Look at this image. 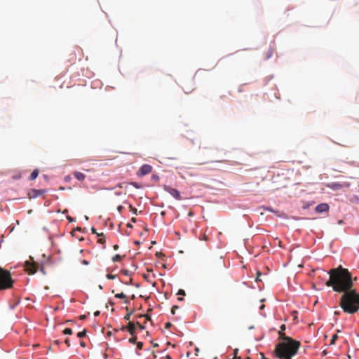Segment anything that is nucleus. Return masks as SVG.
Instances as JSON below:
<instances>
[{"label": "nucleus", "instance_id": "obj_1", "mask_svg": "<svg viewBox=\"0 0 359 359\" xmlns=\"http://www.w3.org/2000/svg\"><path fill=\"white\" fill-rule=\"evenodd\" d=\"M322 275H330V278L326 281L325 285L332 286L334 291L337 292H346L351 290L353 285L351 273L348 269L339 266L336 269H331L329 272L325 270H320Z\"/></svg>", "mask_w": 359, "mask_h": 359}, {"label": "nucleus", "instance_id": "obj_2", "mask_svg": "<svg viewBox=\"0 0 359 359\" xmlns=\"http://www.w3.org/2000/svg\"><path fill=\"white\" fill-rule=\"evenodd\" d=\"M285 325L283 324L280 326V330L278 332L279 338L283 341L276 345L274 352L279 359H292L297 354L300 342L285 336Z\"/></svg>", "mask_w": 359, "mask_h": 359}, {"label": "nucleus", "instance_id": "obj_3", "mask_svg": "<svg viewBox=\"0 0 359 359\" xmlns=\"http://www.w3.org/2000/svg\"><path fill=\"white\" fill-rule=\"evenodd\" d=\"M339 306L345 313H356L359 310V294L355 290L344 292L340 298Z\"/></svg>", "mask_w": 359, "mask_h": 359}, {"label": "nucleus", "instance_id": "obj_4", "mask_svg": "<svg viewBox=\"0 0 359 359\" xmlns=\"http://www.w3.org/2000/svg\"><path fill=\"white\" fill-rule=\"evenodd\" d=\"M13 283L11 273L0 267V290L11 288Z\"/></svg>", "mask_w": 359, "mask_h": 359}, {"label": "nucleus", "instance_id": "obj_5", "mask_svg": "<svg viewBox=\"0 0 359 359\" xmlns=\"http://www.w3.org/2000/svg\"><path fill=\"white\" fill-rule=\"evenodd\" d=\"M39 264L29 257V260L25 262V269L29 274H34L38 270Z\"/></svg>", "mask_w": 359, "mask_h": 359}, {"label": "nucleus", "instance_id": "obj_6", "mask_svg": "<svg viewBox=\"0 0 359 359\" xmlns=\"http://www.w3.org/2000/svg\"><path fill=\"white\" fill-rule=\"evenodd\" d=\"M163 189L165 191L168 192L172 196H173L177 200H181V195L180 191L174 188H172L170 186L164 185Z\"/></svg>", "mask_w": 359, "mask_h": 359}, {"label": "nucleus", "instance_id": "obj_7", "mask_svg": "<svg viewBox=\"0 0 359 359\" xmlns=\"http://www.w3.org/2000/svg\"><path fill=\"white\" fill-rule=\"evenodd\" d=\"M152 170V167L150 165L144 164L142 165L138 170L137 175L139 176H144L149 174Z\"/></svg>", "mask_w": 359, "mask_h": 359}, {"label": "nucleus", "instance_id": "obj_8", "mask_svg": "<svg viewBox=\"0 0 359 359\" xmlns=\"http://www.w3.org/2000/svg\"><path fill=\"white\" fill-rule=\"evenodd\" d=\"M135 324L132 322H129L126 327L122 326L121 330H127L131 335H134L135 331Z\"/></svg>", "mask_w": 359, "mask_h": 359}, {"label": "nucleus", "instance_id": "obj_9", "mask_svg": "<svg viewBox=\"0 0 359 359\" xmlns=\"http://www.w3.org/2000/svg\"><path fill=\"white\" fill-rule=\"evenodd\" d=\"M329 210V205L327 203H320L316 207V211L318 213L327 212Z\"/></svg>", "mask_w": 359, "mask_h": 359}, {"label": "nucleus", "instance_id": "obj_10", "mask_svg": "<svg viewBox=\"0 0 359 359\" xmlns=\"http://www.w3.org/2000/svg\"><path fill=\"white\" fill-rule=\"evenodd\" d=\"M46 192L44 189H33L32 192L29 193V198H36L43 194Z\"/></svg>", "mask_w": 359, "mask_h": 359}, {"label": "nucleus", "instance_id": "obj_11", "mask_svg": "<svg viewBox=\"0 0 359 359\" xmlns=\"http://www.w3.org/2000/svg\"><path fill=\"white\" fill-rule=\"evenodd\" d=\"M74 175L79 181H83L86 178V175L83 173L79 171H75L74 172Z\"/></svg>", "mask_w": 359, "mask_h": 359}, {"label": "nucleus", "instance_id": "obj_12", "mask_svg": "<svg viewBox=\"0 0 359 359\" xmlns=\"http://www.w3.org/2000/svg\"><path fill=\"white\" fill-rule=\"evenodd\" d=\"M328 187L333 190H338L341 189L343 187V185L339 182H334L329 184Z\"/></svg>", "mask_w": 359, "mask_h": 359}, {"label": "nucleus", "instance_id": "obj_13", "mask_svg": "<svg viewBox=\"0 0 359 359\" xmlns=\"http://www.w3.org/2000/svg\"><path fill=\"white\" fill-rule=\"evenodd\" d=\"M38 175H39V170L37 169H35L31 173V175L29 176V180H34L38 177Z\"/></svg>", "mask_w": 359, "mask_h": 359}, {"label": "nucleus", "instance_id": "obj_14", "mask_svg": "<svg viewBox=\"0 0 359 359\" xmlns=\"http://www.w3.org/2000/svg\"><path fill=\"white\" fill-rule=\"evenodd\" d=\"M115 297L116 298H118V299H124V302L126 304L128 302L127 300H126V295L124 293H123V292L116 294H115Z\"/></svg>", "mask_w": 359, "mask_h": 359}, {"label": "nucleus", "instance_id": "obj_15", "mask_svg": "<svg viewBox=\"0 0 359 359\" xmlns=\"http://www.w3.org/2000/svg\"><path fill=\"white\" fill-rule=\"evenodd\" d=\"M86 330H83V331L79 332L77 333V337L79 338H83V337H86Z\"/></svg>", "mask_w": 359, "mask_h": 359}, {"label": "nucleus", "instance_id": "obj_16", "mask_svg": "<svg viewBox=\"0 0 359 359\" xmlns=\"http://www.w3.org/2000/svg\"><path fill=\"white\" fill-rule=\"evenodd\" d=\"M121 259H122V257L119 255L117 254V255H116L115 256L113 257L112 261L114 262H119V261L121 260Z\"/></svg>", "mask_w": 359, "mask_h": 359}, {"label": "nucleus", "instance_id": "obj_17", "mask_svg": "<svg viewBox=\"0 0 359 359\" xmlns=\"http://www.w3.org/2000/svg\"><path fill=\"white\" fill-rule=\"evenodd\" d=\"M62 333L64 334H72V330L71 328H65Z\"/></svg>", "mask_w": 359, "mask_h": 359}, {"label": "nucleus", "instance_id": "obj_18", "mask_svg": "<svg viewBox=\"0 0 359 359\" xmlns=\"http://www.w3.org/2000/svg\"><path fill=\"white\" fill-rule=\"evenodd\" d=\"M338 336L337 334H334L331 339L330 344H334L335 343V341L337 339Z\"/></svg>", "mask_w": 359, "mask_h": 359}, {"label": "nucleus", "instance_id": "obj_19", "mask_svg": "<svg viewBox=\"0 0 359 359\" xmlns=\"http://www.w3.org/2000/svg\"><path fill=\"white\" fill-rule=\"evenodd\" d=\"M133 337L128 339V341L131 344H135L137 340V337L132 335Z\"/></svg>", "mask_w": 359, "mask_h": 359}, {"label": "nucleus", "instance_id": "obj_20", "mask_svg": "<svg viewBox=\"0 0 359 359\" xmlns=\"http://www.w3.org/2000/svg\"><path fill=\"white\" fill-rule=\"evenodd\" d=\"M106 277H107V278H108L109 280H113V279L116 278V276L111 274V273H108V274H107Z\"/></svg>", "mask_w": 359, "mask_h": 359}, {"label": "nucleus", "instance_id": "obj_21", "mask_svg": "<svg viewBox=\"0 0 359 359\" xmlns=\"http://www.w3.org/2000/svg\"><path fill=\"white\" fill-rule=\"evenodd\" d=\"M129 208H130V210L132 211L134 214L137 215V210L135 208H133L132 206V205H129Z\"/></svg>", "mask_w": 359, "mask_h": 359}, {"label": "nucleus", "instance_id": "obj_22", "mask_svg": "<svg viewBox=\"0 0 359 359\" xmlns=\"http://www.w3.org/2000/svg\"><path fill=\"white\" fill-rule=\"evenodd\" d=\"M91 232H92L93 233H95V234H97V236H103V233H100H100H97L96 229H95L94 227H92V228H91Z\"/></svg>", "mask_w": 359, "mask_h": 359}, {"label": "nucleus", "instance_id": "obj_23", "mask_svg": "<svg viewBox=\"0 0 359 359\" xmlns=\"http://www.w3.org/2000/svg\"><path fill=\"white\" fill-rule=\"evenodd\" d=\"M179 309V306H176V305L173 306L172 307V309H171V313H172V314H173V315H174V314H175V311H176V310H177V309Z\"/></svg>", "mask_w": 359, "mask_h": 359}, {"label": "nucleus", "instance_id": "obj_24", "mask_svg": "<svg viewBox=\"0 0 359 359\" xmlns=\"http://www.w3.org/2000/svg\"><path fill=\"white\" fill-rule=\"evenodd\" d=\"M177 295H182V296H185L186 295V293H185V291L184 290H179V291L177 292Z\"/></svg>", "mask_w": 359, "mask_h": 359}, {"label": "nucleus", "instance_id": "obj_25", "mask_svg": "<svg viewBox=\"0 0 359 359\" xmlns=\"http://www.w3.org/2000/svg\"><path fill=\"white\" fill-rule=\"evenodd\" d=\"M142 347H143V344L142 342H137V348L139 349V350H142Z\"/></svg>", "mask_w": 359, "mask_h": 359}, {"label": "nucleus", "instance_id": "obj_26", "mask_svg": "<svg viewBox=\"0 0 359 359\" xmlns=\"http://www.w3.org/2000/svg\"><path fill=\"white\" fill-rule=\"evenodd\" d=\"M121 273L122 274H124L126 276H129L130 275V273H129V271L128 270H126V269H123L121 271Z\"/></svg>", "mask_w": 359, "mask_h": 359}, {"label": "nucleus", "instance_id": "obj_27", "mask_svg": "<svg viewBox=\"0 0 359 359\" xmlns=\"http://www.w3.org/2000/svg\"><path fill=\"white\" fill-rule=\"evenodd\" d=\"M100 238L98 239V243H104L105 242L104 236H100Z\"/></svg>", "mask_w": 359, "mask_h": 359}, {"label": "nucleus", "instance_id": "obj_28", "mask_svg": "<svg viewBox=\"0 0 359 359\" xmlns=\"http://www.w3.org/2000/svg\"><path fill=\"white\" fill-rule=\"evenodd\" d=\"M130 184L133 185L136 189L140 188V186L137 182H133L130 183Z\"/></svg>", "mask_w": 359, "mask_h": 359}, {"label": "nucleus", "instance_id": "obj_29", "mask_svg": "<svg viewBox=\"0 0 359 359\" xmlns=\"http://www.w3.org/2000/svg\"><path fill=\"white\" fill-rule=\"evenodd\" d=\"M132 315V313H127L125 317H124V319L126 320H129L130 318V316Z\"/></svg>", "mask_w": 359, "mask_h": 359}, {"label": "nucleus", "instance_id": "obj_30", "mask_svg": "<svg viewBox=\"0 0 359 359\" xmlns=\"http://www.w3.org/2000/svg\"><path fill=\"white\" fill-rule=\"evenodd\" d=\"M171 326H172V323H170V322H168L165 325V329H169Z\"/></svg>", "mask_w": 359, "mask_h": 359}, {"label": "nucleus", "instance_id": "obj_31", "mask_svg": "<svg viewBox=\"0 0 359 359\" xmlns=\"http://www.w3.org/2000/svg\"><path fill=\"white\" fill-rule=\"evenodd\" d=\"M261 275H262L261 272L258 271L257 272V278H256V281H259L260 280V276Z\"/></svg>", "mask_w": 359, "mask_h": 359}, {"label": "nucleus", "instance_id": "obj_32", "mask_svg": "<svg viewBox=\"0 0 359 359\" xmlns=\"http://www.w3.org/2000/svg\"><path fill=\"white\" fill-rule=\"evenodd\" d=\"M136 325H137V326H138L141 330H144V326L140 324V322H137V323H136Z\"/></svg>", "mask_w": 359, "mask_h": 359}, {"label": "nucleus", "instance_id": "obj_33", "mask_svg": "<svg viewBox=\"0 0 359 359\" xmlns=\"http://www.w3.org/2000/svg\"><path fill=\"white\" fill-rule=\"evenodd\" d=\"M123 209V207L122 205H118L117 207V210L121 213Z\"/></svg>", "mask_w": 359, "mask_h": 359}, {"label": "nucleus", "instance_id": "obj_34", "mask_svg": "<svg viewBox=\"0 0 359 359\" xmlns=\"http://www.w3.org/2000/svg\"><path fill=\"white\" fill-rule=\"evenodd\" d=\"M140 317H145L147 320H151V318L148 315L140 316Z\"/></svg>", "mask_w": 359, "mask_h": 359}, {"label": "nucleus", "instance_id": "obj_35", "mask_svg": "<svg viewBox=\"0 0 359 359\" xmlns=\"http://www.w3.org/2000/svg\"><path fill=\"white\" fill-rule=\"evenodd\" d=\"M65 342L68 346H70V341L68 339H66Z\"/></svg>", "mask_w": 359, "mask_h": 359}, {"label": "nucleus", "instance_id": "obj_36", "mask_svg": "<svg viewBox=\"0 0 359 359\" xmlns=\"http://www.w3.org/2000/svg\"><path fill=\"white\" fill-rule=\"evenodd\" d=\"M82 264H84V265H88L89 262L87 260L84 259V260L82 261Z\"/></svg>", "mask_w": 359, "mask_h": 359}, {"label": "nucleus", "instance_id": "obj_37", "mask_svg": "<svg viewBox=\"0 0 359 359\" xmlns=\"http://www.w3.org/2000/svg\"><path fill=\"white\" fill-rule=\"evenodd\" d=\"M79 318L81 320H85L86 318V315H81L79 316Z\"/></svg>", "mask_w": 359, "mask_h": 359}, {"label": "nucleus", "instance_id": "obj_38", "mask_svg": "<svg viewBox=\"0 0 359 359\" xmlns=\"http://www.w3.org/2000/svg\"><path fill=\"white\" fill-rule=\"evenodd\" d=\"M125 183H119L116 185L117 187L122 188Z\"/></svg>", "mask_w": 359, "mask_h": 359}, {"label": "nucleus", "instance_id": "obj_39", "mask_svg": "<svg viewBox=\"0 0 359 359\" xmlns=\"http://www.w3.org/2000/svg\"><path fill=\"white\" fill-rule=\"evenodd\" d=\"M67 219L70 222H73V221H74L73 218H72V217H71L70 216H67Z\"/></svg>", "mask_w": 359, "mask_h": 359}, {"label": "nucleus", "instance_id": "obj_40", "mask_svg": "<svg viewBox=\"0 0 359 359\" xmlns=\"http://www.w3.org/2000/svg\"><path fill=\"white\" fill-rule=\"evenodd\" d=\"M100 314V312L99 311H97L94 313L95 316H98Z\"/></svg>", "mask_w": 359, "mask_h": 359}, {"label": "nucleus", "instance_id": "obj_41", "mask_svg": "<svg viewBox=\"0 0 359 359\" xmlns=\"http://www.w3.org/2000/svg\"><path fill=\"white\" fill-rule=\"evenodd\" d=\"M71 62H74L76 60V56L72 57L70 60H69Z\"/></svg>", "mask_w": 359, "mask_h": 359}, {"label": "nucleus", "instance_id": "obj_42", "mask_svg": "<svg viewBox=\"0 0 359 359\" xmlns=\"http://www.w3.org/2000/svg\"><path fill=\"white\" fill-rule=\"evenodd\" d=\"M113 248H114V249L115 250H118V245H114Z\"/></svg>", "mask_w": 359, "mask_h": 359}, {"label": "nucleus", "instance_id": "obj_43", "mask_svg": "<svg viewBox=\"0 0 359 359\" xmlns=\"http://www.w3.org/2000/svg\"><path fill=\"white\" fill-rule=\"evenodd\" d=\"M136 221H137V220H136V218H135V217H133V218L131 219V222H134V223H135V222H136Z\"/></svg>", "mask_w": 359, "mask_h": 359}, {"label": "nucleus", "instance_id": "obj_44", "mask_svg": "<svg viewBox=\"0 0 359 359\" xmlns=\"http://www.w3.org/2000/svg\"><path fill=\"white\" fill-rule=\"evenodd\" d=\"M127 227H128V228H132V227H133V226H132L130 224H127Z\"/></svg>", "mask_w": 359, "mask_h": 359}, {"label": "nucleus", "instance_id": "obj_45", "mask_svg": "<svg viewBox=\"0 0 359 359\" xmlns=\"http://www.w3.org/2000/svg\"><path fill=\"white\" fill-rule=\"evenodd\" d=\"M81 346H85V342L81 341Z\"/></svg>", "mask_w": 359, "mask_h": 359}, {"label": "nucleus", "instance_id": "obj_46", "mask_svg": "<svg viewBox=\"0 0 359 359\" xmlns=\"http://www.w3.org/2000/svg\"><path fill=\"white\" fill-rule=\"evenodd\" d=\"M266 210H269V211H271V212H273V210L271 208H268Z\"/></svg>", "mask_w": 359, "mask_h": 359}, {"label": "nucleus", "instance_id": "obj_47", "mask_svg": "<svg viewBox=\"0 0 359 359\" xmlns=\"http://www.w3.org/2000/svg\"><path fill=\"white\" fill-rule=\"evenodd\" d=\"M166 358H167V359H171V357H170L169 355H168L166 356Z\"/></svg>", "mask_w": 359, "mask_h": 359}, {"label": "nucleus", "instance_id": "obj_48", "mask_svg": "<svg viewBox=\"0 0 359 359\" xmlns=\"http://www.w3.org/2000/svg\"><path fill=\"white\" fill-rule=\"evenodd\" d=\"M178 300L179 301H182V300H183V298L182 297H178Z\"/></svg>", "mask_w": 359, "mask_h": 359}, {"label": "nucleus", "instance_id": "obj_49", "mask_svg": "<svg viewBox=\"0 0 359 359\" xmlns=\"http://www.w3.org/2000/svg\"><path fill=\"white\" fill-rule=\"evenodd\" d=\"M264 308V305H262V306H260V309H263Z\"/></svg>", "mask_w": 359, "mask_h": 359}, {"label": "nucleus", "instance_id": "obj_50", "mask_svg": "<svg viewBox=\"0 0 359 359\" xmlns=\"http://www.w3.org/2000/svg\"><path fill=\"white\" fill-rule=\"evenodd\" d=\"M55 343L56 344H59V341L56 340V341H55Z\"/></svg>", "mask_w": 359, "mask_h": 359}, {"label": "nucleus", "instance_id": "obj_51", "mask_svg": "<svg viewBox=\"0 0 359 359\" xmlns=\"http://www.w3.org/2000/svg\"><path fill=\"white\" fill-rule=\"evenodd\" d=\"M116 195H117V196L121 195V193H116Z\"/></svg>", "mask_w": 359, "mask_h": 359}, {"label": "nucleus", "instance_id": "obj_52", "mask_svg": "<svg viewBox=\"0 0 359 359\" xmlns=\"http://www.w3.org/2000/svg\"><path fill=\"white\" fill-rule=\"evenodd\" d=\"M99 288H100V290H102V285H99Z\"/></svg>", "mask_w": 359, "mask_h": 359}, {"label": "nucleus", "instance_id": "obj_53", "mask_svg": "<svg viewBox=\"0 0 359 359\" xmlns=\"http://www.w3.org/2000/svg\"><path fill=\"white\" fill-rule=\"evenodd\" d=\"M234 359H240V358L235 356Z\"/></svg>", "mask_w": 359, "mask_h": 359}, {"label": "nucleus", "instance_id": "obj_54", "mask_svg": "<svg viewBox=\"0 0 359 359\" xmlns=\"http://www.w3.org/2000/svg\"><path fill=\"white\" fill-rule=\"evenodd\" d=\"M68 212L67 210H65L63 212L65 213V212Z\"/></svg>", "mask_w": 359, "mask_h": 359}, {"label": "nucleus", "instance_id": "obj_55", "mask_svg": "<svg viewBox=\"0 0 359 359\" xmlns=\"http://www.w3.org/2000/svg\"><path fill=\"white\" fill-rule=\"evenodd\" d=\"M226 161L225 160H223V161H221L220 162H226Z\"/></svg>", "mask_w": 359, "mask_h": 359}]
</instances>
